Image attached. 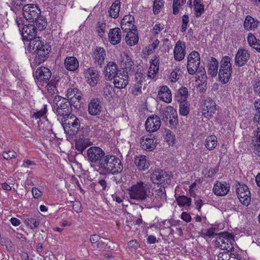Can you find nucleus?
<instances>
[{"mask_svg": "<svg viewBox=\"0 0 260 260\" xmlns=\"http://www.w3.org/2000/svg\"><path fill=\"white\" fill-rule=\"evenodd\" d=\"M186 0H173V13L174 15L178 14L179 8L183 6Z\"/></svg>", "mask_w": 260, "mask_h": 260, "instance_id": "46", "label": "nucleus"}, {"mask_svg": "<svg viewBox=\"0 0 260 260\" xmlns=\"http://www.w3.org/2000/svg\"><path fill=\"white\" fill-rule=\"evenodd\" d=\"M144 75L141 73L137 72L135 74V79L137 83L135 84L134 89L133 90L132 93L134 95H138L142 92V85L143 81L145 79Z\"/></svg>", "mask_w": 260, "mask_h": 260, "instance_id": "32", "label": "nucleus"}, {"mask_svg": "<svg viewBox=\"0 0 260 260\" xmlns=\"http://www.w3.org/2000/svg\"><path fill=\"white\" fill-rule=\"evenodd\" d=\"M254 153L258 156L260 157V143H255L253 144Z\"/></svg>", "mask_w": 260, "mask_h": 260, "instance_id": "64", "label": "nucleus"}, {"mask_svg": "<svg viewBox=\"0 0 260 260\" xmlns=\"http://www.w3.org/2000/svg\"><path fill=\"white\" fill-rule=\"evenodd\" d=\"M162 120L171 127H175L178 123V115L176 110L172 106L167 107L162 112Z\"/></svg>", "mask_w": 260, "mask_h": 260, "instance_id": "10", "label": "nucleus"}, {"mask_svg": "<svg viewBox=\"0 0 260 260\" xmlns=\"http://www.w3.org/2000/svg\"><path fill=\"white\" fill-rule=\"evenodd\" d=\"M218 61L215 58L212 57L208 64V74L212 77L216 76L218 73Z\"/></svg>", "mask_w": 260, "mask_h": 260, "instance_id": "35", "label": "nucleus"}, {"mask_svg": "<svg viewBox=\"0 0 260 260\" xmlns=\"http://www.w3.org/2000/svg\"><path fill=\"white\" fill-rule=\"evenodd\" d=\"M124 56H125V59L122 66V71H121V72L123 73L124 75H128V76H129L134 73V62L127 54H124Z\"/></svg>", "mask_w": 260, "mask_h": 260, "instance_id": "24", "label": "nucleus"}, {"mask_svg": "<svg viewBox=\"0 0 260 260\" xmlns=\"http://www.w3.org/2000/svg\"><path fill=\"white\" fill-rule=\"evenodd\" d=\"M148 185L142 181H139L136 184L132 185L128 189V194L131 199L142 201L147 204L148 200L150 199L149 194L147 193L149 190Z\"/></svg>", "mask_w": 260, "mask_h": 260, "instance_id": "3", "label": "nucleus"}, {"mask_svg": "<svg viewBox=\"0 0 260 260\" xmlns=\"http://www.w3.org/2000/svg\"><path fill=\"white\" fill-rule=\"evenodd\" d=\"M86 82L91 87L95 86L99 81V74L94 68H89L84 71Z\"/></svg>", "mask_w": 260, "mask_h": 260, "instance_id": "16", "label": "nucleus"}, {"mask_svg": "<svg viewBox=\"0 0 260 260\" xmlns=\"http://www.w3.org/2000/svg\"><path fill=\"white\" fill-rule=\"evenodd\" d=\"M250 58L248 51L244 49H239L235 57V64L238 67L244 66Z\"/></svg>", "mask_w": 260, "mask_h": 260, "instance_id": "18", "label": "nucleus"}, {"mask_svg": "<svg viewBox=\"0 0 260 260\" xmlns=\"http://www.w3.org/2000/svg\"><path fill=\"white\" fill-rule=\"evenodd\" d=\"M94 54L95 64L101 67L104 62L106 55L105 49L102 47H96L94 52Z\"/></svg>", "mask_w": 260, "mask_h": 260, "instance_id": "30", "label": "nucleus"}, {"mask_svg": "<svg viewBox=\"0 0 260 260\" xmlns=\"http://www.w3.org/2000/svg\"><path fill=\"white\" fill-rule=\"evenodd\" d=\"M203 111L204 114L206 112L210 114L215 113L216 111V104L210 98H207L204 102L203 105Z\"/></svg>", "mask_w": 260, "mask_h": 260, "instance_id": "31", "label": "nucleus"}, {"mask_svg": "<svg viewBox=\"0 0 260 260\" xmlns=\"http://www.w3.org/2000/svg\"><path fill=\"white\" fill-rule=\"evenodd\" d=\"M108 242L109 241L107 239H104V240H101L97 243V247L100 248L103 250H105L107 248H109V247H107Z\"/></svg>", "mask_w": 260, "mask_h": 260, "instance_id": "56", "label": "nucleus"}, {"mask_svg": "<svg viewBox=\"0 0 260 260\" xmlns=\"http://www.w3.org/2000/svg\"><path fill=\"white\" fill-rule=\"evenodd\" d=\"M194 6L195 15L199 17L204 12V5L201 4V0H194Z\"/></svg>", "mask_w": 260, "mask_h": 260, "instance_id": "41", "label": "nucleus"}, {"mask_svg": "<svg viewBox=\"0 0 260 260\" xmlns=\"http://www.w3.org/2000/svg\"><path fill=\"white\" fill-rule=\"evenodd\" d=\"M164 6L163 0H155L153 4V11L155 14L160 12V9Z\"/></svg>", "mask_w": 260, "mask_h": 260, "instance_id": "49", "label": "nucleus"}, {"mask_svg": "<svg viewBox=\"0 0 260 260\" xmlns=\"http://www.w3.org/2000/svg\"><path fill=\"white\" fill-rule=\"evenodd\" d=\"M68 100L71 107L73 106L76 109H78L80 107V103L81 101H78V99H76V98L72 97L69 99Z\"/></svg>", "mask_w": 260, "mask_h": 260, "instance_id": "55", "label": "nucleus"}, {"mask_svg": "<svg viewBox=\"0 0 260 260\" xmlns=\"http://www.w3.org/2000/svg\"><path fill=\"white\" fill-rule=\"evenodd\" d=\"M64 64L66 69L70 71H75L79 68V62L74 56L66 57Z\"/></svg>", "mask_w": 260, "mask_h": 260, "instance_id": "33", "label": "nucleus"}, {"mask_svg": "<svg viewBox=\"0 0 260 260\" xmlns=\"http://www.w3.org/2000/svg\"><path fill=\"white\" fill-rule=\"evenodd\" d=\"M197 72L198 74L199 78H201V81L204 82L206 81L207 79V75L206 71L204 68H198Z\"/></svg>", "mask_w": 260, "mask_h": 260, "instance_id": "54", "label": "nucleus"}, {"mask_svg": "<svg viewBox=\"0 0 260 260\" xmlns=\"http://www.w3.org/2000/svg\"><path fill=\"white\" fill-rule=\"evenodd\" d=\"M106 27V24L105 22H98L96 26V31L100 37H102L103 36L105 32Z\"/></svg>", "mask_w": 260, "mask_h": 260, "instance_id": "50", "label": "nucleus"}, {"mask_svg": "<svg viewBox=\"0 0 260 260\" xmlns=\"http://www.w3.org/2000/svg\"><path fill=\"white\" fill-rule=\"evenodd\" d=\"M35 23L33 25H35V28L37 32L38 30L42 31L44 30L47 26V22L42 18H38L37 20H35Z\"/></svg>", "mask_w": 260, "mask_h": 260, "instance_id": "45", "label": "nucleus"}, {"mask_svg": "<svg viewBox=\"0 0 260 260\" xmlns=\"http://www.w3.org/2000/svg\"><path fill=\"white\" fill-rule=\"evenodd\" d=\"M185 46L183 43L178 41L174 50V58L178 61L182 60L185 57Z\"/></svg>", "mask_w": 260, "mask_h": 260, "instance_id": "27", "label": "nucleus"}, {"mask_svg": "<svg viewBox=\"0 0 260 260\" xmlns=\"http://www.w3.org/2000/svg\"><path fill=\"white\" fill-rule=\"evenodd\" d=\"M236 192L240 202L247 206L251 201V193L248 187L245 185H240L236 189Z\"/></svg>", "mask_w": 260, "mask_h": 260, "instance_id": "14", "label": "nucleus"}, {"mask_svg": "<svg viewBox=\"0 0 260 260\" xmlns=\"http://www.w3.org/2000/svg\"><path fill=\"white\" fill-rule=\"evenodd\" d=\"M229 188L230 186L225 182L217 181L214 185L213 191L217 196H223L228 193Z\"/></svg>", "mask_w": 260, "mask_h": 260, "instance_id": "23", "label": "nucleus"}, {"mask_svg": "<svg viewBox=\"0 0 260 260\" xmlns=\"http://www.w3.org/2000/svg\"><path fill=\"white\" fill-rule=\"evenodd\" d=\"M232 59L228 56H223L220 61V67L218 71V79L222 84L227 83L232 73Z\"/></svg>", "mask_w": 260, "mask_h": 260, "instance_id": "6", "label": "nucleus"}, {"mask_svg": "<svg viewBox=\"0 0 260 260\" xmlns=\"http://www.w3.org/2000/svg\"><path fill=\"white\" fill-rule=\"evenodd\" d=\"M215 229L214 228H211L207 230H202L201 232H200V236L205 238L206 237H211L214 235H215Z\"/></svg>", "mask_w": 260, "mask_h": 260, "instance_id": "47", "label": "nucleus"}, {"mask_svg": "<svg viewBox=\"0 0 260 260\" xmlns=\"http://www.w3.org/2000/svg\"><path fill=\"white\" fill-rule=\"evenodd\" d=\"M128 75H124L120 70V72L117 73L116 76L112 79L115 87L118 89L124 88L128 83Z\"/></svg>", "mask_w": 260, "mask_h": 260, "instance_id": "19", "label": "nucleus"}, {"mask_svg": "<svg viewBox=\"0 0 260 260\" xmlns=\"http://www.w3.org/2000/svg\"><path fill=\"white\" fill-rule=\"evenodd\" d=\"M176 201L178 205L180 207L189 206L191 203V199L184 196H179L176 199Z\"/></svg>", "mask_w": 260, "mask_h": 260, "instance_id": "43", "label": "nucleus"}, {"mask_svg": "<svg viewBox=\"0 0 260 260\" xmlns=\"http://www.w3.org/2000/svg\"><path fill=\"white\" fill-rule=\"evenodd\" d=\"M73 209L77 213H80L82 211L81 204L79 201L74 202L73 203Z\"/></svg>", "mask_w": 260, "mask_h": 260, "instance_id": "61", "label": "nucleus"}, {"mask_svg": "<svg viewBox=\"0 0 260 260\" xmlns=\"http://www.w3.org/2000/svg\"><path fill=\"white\" fill-rule=\"evenodd\" d=\"M112 92V87L111 85H107L103 90L104 95L106 98H108L111 95Z\"/></svg>", "mask_w": 260, "mask_h": 260, "instance_id": "59", "label": "nucleus"}, {"mask_svg": "<svg viewBox=\"0 0 260 260\" xmlns=\"http://www.w3.org/2000/svg\"><path fill=\"white\" fill-rule=\"evenodd\" d=\"M105 153L99 147L92 146L87 151V159L92 163H101V160L105 156Z\"/></svg>", "mask_w": 260, "mask_h": 260, "instance_id": "12", "label": "nucleus"}, {"mask_svg": "<svg viewBox=\"0 0 260 260\" xmlns=\"http://www.w3.org/2000/svg\"><path fill=\"white\" fill-rule=\"evenodd\" d=\"M92 143L88 139L85 138H79L76 140L75 142L76 149L81 153L90 145H92Z\"/></svg>", "mask_w": 260, "mask_h": 260, "instance_id": "34", "label": "nucleus"}, {"mask_svg": "<svg viewBox=\"0 0 260 260\" xmlns=\"http://www.w3.org/2000/svg\"><path fill=\"white\" fill-rule=\"evenodd\" d=\"M231 251H227L220 252L218 255V260H230L233 254L230 252Z\"/></svg>", "mask_w": 260, "mask_h": 260, "instance_id": "51", "label": "nucleus"}, {"mask_svg": "<svg viewBox=\"0 0 260 260\" xmlns=\"http://www.w3.org/2000/svg\"><path fill=\"white\" fill-rule=\"evenodd\" d=\"M217 138L214 135H211L206 139L205 147L209 150H213L217 146Z\"/></svg>", "mask_w": 260, "mask_h": 260, "instance_id": "39", "label": "nucleus"}, {"mask_svg": "<svg viewBox=\"0 0 260 260\" xmlns=\"http://www.w3.org/2000/svg\"><path fill=\"white\" fill-rule=\"evenodd\" d=\"M160 125V119L156 115L148 117L145 122L146 129L150 133L157 131L159 128Z\"/></svg>", "mask_w": 260, "mask_h": 260, "instance_id": "17", "label": "nucleus"}, {"mask_svg": "<svg viewBox=\"0 0 260 260\" xmlns=\"http://www.w3.org/2000/svg\"><path fill=\"white\" fill-rule=\"evenodd\" d=\"M151 179L154 183L161 184L162 187L169 184L171 181L170 176L163 170L155 171L152 175Z\"/></svg>", "mask_w": 260, "mask_h": 260, "instance_id": "13", "label": "nucleus"}, {"mask_svg": "<svg viewBox=\"0 0 260 260\" xmlns=\"http://www.w3.org/2000/svg\"><path fill=\"white\" fill-rule=\"evenodd\" d=\"M128 29H129V31L127 32L125 37L126 42L131 46H134L136 45L139 41L137 27L133 25L131 28H128Z\"/></svg>", "mask_w": 260, "mask_h": 260, "instance_id": "21", "label": "nucleus"}, {"mask_svg": "<svg viewBox=\"0 0 260 260\" xmlns=\"http://www.w3.org/2000/svg\"><path fill=\"white\" fill-rule=\"evenodd\" d=\"M151 198H150L151 202L148 200L145 206L147 208L152 207H160L163 203L167 200L165 187L160 186L159 188L153 190Z\"/></svg>", "mask_w": 260, "mask_h": 260, "instance_id": "8", "label": "nucleus"}, {"mask_svg": "<svg viewBox=\"0 0 260 260\" xmlns=\"http://www.w3.org/2000/svg\"><path fill=\"white\" fill-rule=\"evenodd\" d=\"M215 235L216 236V247L227 251H232L234 249L233 243L234 242V237L233 235L225 232L215 234Z\"/></svg>", "mask_w": 260, "mask_h": 260, "instance_id": "7", "label": "nucleus"}, {"mask_svg": "<svg viewBox=\"0 0 260 260\" xmlns=\"http://www.w3.org/2000/svg\"><path fill=\"white\" fill-rule=\"evenodd\" d=\"M2 156L4 159L6 160H10L11 159L16 158L17 154L15 151L10 150L3 152Z\"/></svg>", "mask_w": 260, "mask_h": 260, "instance_id": "48", "label": "nucleus"}, {"mask_svg": "<svg viewBox=\"0 0 260 260\" xmlns=\"http://www.w3.org/2000/svg\"><path fill=\"white\" fill-rule=\"evenodd\" d=\"M78 92V89L77 88H69L67 91V96L69 99L71 98H72L73 96H75L74 94H76V92Z\"/></svg>", "mask_w": 260, "mask_h": 260, "instance_id": "58", "label": "nucleus"}, {"mask_svg": "<svg viewBox=\"0 0 260 260\" xmlns=\"http://www.w3.org/2000/svg\"><path fill=\"white\" fill-rule=\"evenodd\" d=\"M47 111V105H44V107L41 110L34 113L32 117L36 119H39L44 115L46 113Z\"/></svg>", "mask_w": 260, "mask_h": 260, "instance_id": "52", "label": "nucleus"}, {"mask_svg": "<svg viewBox=\"0 0 260 260\" xmlns=\"http://www.w3.org/2000/svg\"><path fill=\"white\" fill-rule=\"evenodd\" d=\"M108 37L112 44L114 45L118 44L121 40V30L118 27L111 29L108 33Z\"/></svg>", "mask_w": 260, "mask_h": 260, "instance_id": "26", "label": "nucleus"}, {"mask_svg": "<svg viewBox=\"0 0 260 260\" xmlns=\"http://www.w3.org/2000/svg\"><path fill=\"white\" fill-rule=\"evenodd\" d=\"M182 24L181 25V31L182 32H185L186 30L187 27V24L189 22V17L187 15H184L182 16Z\"/></svg>", "mask_w": 260, "mask_h": 260, "instance_id": "53", "label": "nucleus"}, {"mask_svg": "<svg viewBox=\"0 0 260 260\" xmlns=\"http://www.w3.org/2000/svg\"><path fill=\"white\" fill-rule=\"evenodd\" d=\"M51 75L50 70L44 67L38 68L36 72L34 73V76L37 81L43 83L49 81Z\"/></svg>", "mask_w": 260, "mask_h": 260, "instance_id": "15", "label": "nucleus"}, {"mask_svg": "<svg viewBox=\"0 0 260 260\" xmlns=\"http://www.w3.org/2000/svg\"><path fill=\"white\" fill-rule=\"evenodd\" d=\"M37 33L34 25L26 24L22 28L21 35L23 41H29V50L36 54L34 61L31 62L32 68L44 62L48 57L50 51L49 45L44 44L40 37H36Z\"/></svg>", "mask_w": 260, "mask_h": 260, "instance_id": "1", "label": "nucleus"}, {"mask_svg": "<svg viewBox=\"0 0 260 260\" xmlns=\"http://www.w3.org/2000/svg\"><path fill=\"white\" fill-rule=\"evenodd\" d=\"M161 100L166 103H170L172 100V94L167 86L161 87L158 93Z\"/></svg>", "mask_w": 260, "mask_h": 260, "instance_id": "36", "label": "nucleus"}, {"mask_svg": "<svg viewBox=\"0 0 260 260\" xmlns=\"http://www.w3.org/2000/svg\"><path fill=\"white\" fill-rule=\"evenodd\" d=\"M128 245L134 249H136L140 247L139 243L136 240H133L129 241L128 243Z\"/></svg>", "mask_w": 260, "mask_h": 260, "instance_id": "63", "label": "nucleus"}, {"mask_svg": "<svg viewBox=\"0 0 260 260\" xmlns=\"http://www.w3.org/2000/svg\"><path fill=\"white\" fill-rule=\"evenodd\" d=\"M61 122L65 132L70 136L77 134L80 127V120L74 114H70L62 117Z\"/></svg>", "mask_w": 260, "mask_h": 260, "instance_id": "5", "label": "nucleus"}, {"mask_svg": "<svg viewBox=\"0 0 260 260\" xmlns=\"http://www.w3.org/2000/svg\"><path fill=\"white\" fill-rule=\"evenodd\" d=\"M151 135L150 137L144 136L141 140V146L142 149L147 151H152L155 149L156 146L157 141L154 137L151 138Z\"/></svg>", "mask_w": 260, "mask_h": 260, "instance_id": "20", "label": "nucleus"}, {"mask_svg": "<svg viewBox=\"0 0 260 260\" xmlns=\"http://www.w3.org/2000/svg\"><path fill=\"white\" fill-rule=\"evenodd\" d=\"M53 111L58 117H64L71 114L72 108L68 100L59 95H55L52 105Z\"/></svg>", "mask_w": 260, "mask_h": 260, "instance_id": "4", "label": "nucleus"}, {"mask_svg": "<svg viewBox=\"0 0 260 260\" xmlns=\"http://www.w3.org/2000/svg\"><path fill=\"white\" fill-rule=\"evenodd\" d=\"M179 103V113L182 116H187L190 111L189 104L187 101Z\"/></svg>", "mask_w": 260, "mask_h": 260, "instance_id": "42", "label": "nucleus"}, {"mask_svg": "<svg viewBox=\"0 0 260 260\" xmlns=\"http://www.w3.org/2000/svg\"><path fill=\"white\" fill-rule=\"evenodd\" d=\"M188 97V89L184 86H182L180 88H179L175 95L176 100L178 102L187 101Z\"/></svg>", "mask_w": 260, "mask_h": 260, "instance_id": "37", "label": "nucleus"}, {"mask_svg": "<svg viewBox=\"0 0 260 260\" xmlns=\"http://www.w3.org/2000/svg\"><path fill=\"white\" fill-rule=\"evenodd\" d=\"M258 40L256 39V37L254 35L251 33H249L247 37V41L249 45L252 47Z\"/></svg>", "mask_w": 260, "mask_h": 260, "instance_id": "57", "label": "nucleus"}, {"mask_svg": "<svg viewBox=\"0 0 260 260\" xmlns=\"http://www.w3.org/2000/svg\"><path fill=\"white\" fill-rule=\"evenodd\" d=\"M24 223L31 229L34 230L37 228L40 224L39 221L32 217H27L24 219Z\"/></svg>", "mask_w": 260, "mask_h": 260, "instance_id": "44", "label": "nucleus"}, {"mask_svg": "<svg viewBox=\"0 0 260 260\" xmlns=\"http://www.w3.org/2000/svg\"><path fill=\"white\" fill-rule=\"evenodd\" d=\"M120 2L119 1H115L111 6L109 10V15L113 18H117L119 16L120 11Z\"/></svg>", "mask_w": 260, "mask_h": 260, "instance_id": "38", "label": "nucleus"}, {"mask_svg": "<svg viewBox=\"0 0 260 260\" xmlns=\"http://www.w3.org/2000/svg\"><path fill=\"white\" fill-rule=\"evenodd\" d=\"M33 197L35 199H38L42 196V192L36 187H33L31 190Z\"/></svg>", "mask_w": 260, "mask_h": 260, "instance_id": "60", "label": "nucleus"}, {"mask_svg": "<svg viewBox=\"0 0 260 260\" xmlns=\"http://www.w3.org/2000/svg\"><path fill=\"white\" fill-rule=\"evenodd\" d=\"M259 21L257 19H254L250 15H247L245 18L243 27L247 31H254L259 25Z\"/></svg>", "mask_w": 260, "mask_h": 260, "instance_id": "25", "label": "nucleus"}, {"mask_svg": "<svg viewBox=\"0 0 260 260\" xmlns=\"http://www.w3.org/2000/svg\"><path fill=\"white\" fill-rule=\"evenodd\" d=\"M200 64V56L199 53L193 51L191 52L187 57V68L188 72L190 75L194 74Z\"/></svg>", "mask_w": 260, "mask_h": 260, "instance_id": "11", "label": "nucleus"}, {"mask_svg": "<svg viewBox=\"0 0 260 260\" xmlns=\"http://www.w3.org/2000/svg\"><path fill=\"white\" fill-rule=\"evenodd\" d=\"M119 72H120V70H117V66L115 62L110 61L107 64L104 74L106 78L109 80H112L116 76L117 73Z\"/></svg>", "mask_w": 260, "mask_h": 260, "instance_id": "29", "label": "nucleus"}, {"mask_svg": "<svg viewBox=\"0 0 260 260\" xmlns=\"http://www.w3.org/2000/svg\"><path fill=\"white\" fill-rule=\"evenodd\" d=\"M135 164L138 169L140 171H145L148 169L150 166L149 161L147 157L144 155L137 156L135 158Z\"/></svg>", "mask_w": 260, "mask_h": 260, "instance_id": "28", "label": "nucleus"}, {"mask_svg": "<svg viewBox=\"0 0 260 260\" xmlns=\"http://www.w3.org/2000/svg\"><path fill=\"white\" fill-rule=\"evenodd\" d=\"M134 17L130 14L125 15L123 18L121 25L122 29L125 30L128 29L126 26L127 25L129 26V28H131L133 25H134Z\"/></svg>", "mask_w": 260, "mask_h": 260, "instance_id": "40", "label": "nucleus"}, {"mask_svg": "<svg viewBox=\"0 0 260 260\" xmlns=\"http://www.w3.org/2000/svg\"><path fill=\"white\" fill-rule=\"evenodd\" d=\"M100 239H101V237L99 235L94 234V235H91L90 236L89 240H90V241L92 244H94L96 243H98L100 241Z\"/></svg>", "mask_w": 260, "mask_h": 260, "instance_id": "62", "label": "nucleus"}, {"mask_svg": "<svg viewBox=\"0 0 260 260\" xmlns=\"http://www.w3.org/2000/svg\"><path fill=\"white\" fill-rule=\"evenodd\" d=\"M23 17L28 21L34 22L40 18L41 10L34 4H28L23 7Z\"/></svg>", "mask_w": 260, "mask_h": 260, "instance_id": "9", "label": "nucleus"}, {"mask_svg": "<svg viewBox=\"0 0 260 260\" xmlns=\"http://www.w3.org/2000/svg\"><path fill=\"white\" fill-rule=\"evenodd\" d=\"M102 111V105L100 101L98 99L91 100L88 106V113L91 115H99Z\"/></svg>", "mask_w": 260, "mask_h": 260, "instance_id": "22", "label": "nucleus"}, {"mask_svg": "<svg viewBox=\"0 0 260 260\" xmlns=\"http://www.w3.org/2000/svg\"><path fill=\"white\" fill-rule=\"evenodd\" d=\"M98 166L105 174H118L123 170L121 160L116 156L110 154L105 155Z\"/></svg>", "mask_w": 260, "mask_h": 260, "instance_id": "2", "label": "nucleus"}]
</instances>
